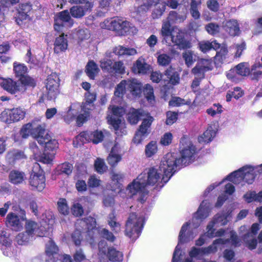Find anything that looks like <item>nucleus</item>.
Instances as JSON below:
<instances>
[{
	"label": "nucleus",
	"instance_id": "nucleus-51",
	"mask_svg": "<svg viewBox=\"0 0 262 262\" xmlns=\"http://www.w3.org/2000/svg\"><path fill=\"white\" fill-rule=\"evenodd\" d=\"M236 73L241 76H246L250 73L249 64L248 62H241L234 68Z\"/></svg>",
	"mask_w": 262,
	"mask_h": 262
},
{
	"label": "nucleus",
	"instance_id": "nucleus-36",
	"mask_svg": "<svg viewBox=\"0 0 262 262\" xmlns=\"http://www.w3.org/2000/svg\"><path fill=\"white\" fill-rule=\"evenodd\" d=\"M216 127L215 124L209 125L203 135L198 137L200 143H208L215 136Z\"/></svg>",
	"mask_w": 262,
	"mask_h": 262
},
{
	"label": "nucleus",
	"instance_id": "nucleus-22",
	"mask_svg": "<svg viewBox=\"0 0 262 262\" xmlns=\"http://www.w3.org/2000/svg\"><path fill=\"white\" fill-rule=\"evenodd\" d=\"M73 24L69 12L68 10H64L56 15L54 29L57 32H62L64 28L71 27Z\"/></svg>",
	"mask_w": 262,
	"mask_h": 262
},
{
	"label": "nucleus",
	"instance_id": "nucleus-25",
	"mask_svg": "<svg viewBox=\"0 0 262 262\" xmlns=\"http://www.w3.org/2000/svg\"><path fill=\"white\" fill-rule=\"evenodd\" d=\"M211 59H201L192 69L191 72L194 76L204 78L205 72L212 69Z\"/></svg>",
	"mask_w": 262,
	"mask_h": 262
},
{
	"label": "nucleus",
	"instance_id": "nucleus-40",
	"mask_svg": "<svg viewBox=\"0 0 262 262\" xmlns=\"http://www.w3.org/2000/svg\"><path fill=\"white\" fill-rule=\"evenodd\" d=\"M224 28L231 36L237 35L239 32V26L235 20L227 21L224 26Z\"/></svg>",
	"mask_w": 262,
	"mask_h": 262
},
{
	"label": "nucleus",
	"instance_id": "nucleus-4",
	"mask_svg": "<svg viewBox=\"0 0 262 262\" xmlns=\"http://www.w3.org/2000/svg\"><path fill=\"white\" fill-rule=\"evenodd\" d=\"M161 34L163 40L168 44L173 43L180 49L190 47V43L184 38V33L178 28H171L169 21H163L161 30Z\"/></svg>",
	"mask_w": 262,
	"mask_h": 262
},
{
	"label": "nucleus",
	"instance_id": "nucleus-57",
	"mask_svg": "<svg viewBox=\"0 0 262 262\" xmlns=\"http://www.w3.org/2000/svg\"><path fill=\"white\" fill-rule=\"evenodd\" d=\"M223 112V107L219 103L213 104L210 108L206 110L207 114L211 117L220 115Z\"/></svg>",
	"mask_w": 262,
	"mask_h": 262
},
{
	"label": "nucleus",
	"instance_id": "nucleus-41",
	"mask_svg": "<svg viewBox=\"0 0 262 262\" xmlns=\"http://www.w3.org/2000/svg\"><path fill=\"white\" fill-rule=\"evenodd\" d=\"M45 127V125L38 124L36 126H35L33 123H29L24 125L21 129L20 134L23 138H28L30 135H32L34 137L33 133L35 129L39 127Z\"/></svg>",
	"mask_w": 262,
	"mask_h": 262
},
{
	"label": "nucleus",
	"instance_id": "nucleus-2",
	"mask_svg": "<svg viewBox=\"0 0 262 262\" xmlns=\"http://www.w3.org/2000/svg\"><path fill=\"white\" fill-rule=\"evenodd\" d=\"M13 71L19 81L0 78V85L4 90L12 94H15L18 92H24L27 85L33 87L35 86V80L27 75L28 68L24 64L14 62Z\"/></svg>",
	"mask_w": 262,
	"mask_h": 262
},
{
	"label": "nucleus",
	"instance_id": "nucleus-47",
	"mask_svg": "<svg viewBox=\"0 0 262 262\" xmlns=\"http://www.w3.org/2000/svg\"><path fill=\"white\" fill-rule=\"evenodd\" d=\"M32 6L30 3L21 4L18 9L17 19H26L28 16V13L31 10Z\"/></svg>",
	"mask_w": 262,
	"mask_h": 262
},
{
	"label": "nucleus",
	"instance_id": "nucleus-63",
	"mask_svg": "<svg viewBox=\"0 0 262 262\" xmlns=\"http://www.w3.org/2000/svg\"><path fill=\"white\" fill-rule=\"evenodd\" d=\"M94 166L96 170L100 173H103L107 168L104 160L101 158H97L95 160Z\"/></svg>",
	"mask_w": 262,
	"mask_h": 262
},
{
	"label": "nucleus",
	"instance_id": "nucleus-62",
	"mask_svg": "<svg viewBox=\"0 0 262 262\" xmlns=\"http://www.w3.org/2000/svg\"><path fill=\"white\" fill-rule=\"evenodd\" d=\"M57 206L58 210L60 213L66 215L69 213V208L66 199H60L57 202Z\"/></svg>",
	"mask_w": 262,
	"mask_h": 262
},
{
	"label": "nucleus",
	"instance_id": "nucleus-53",
	"mask_svg": "<svg viewBox=\"0 0 262 262\" xmlns=\"http://www.w3.org/2000/svg\"><path fill=\"white\" fill-rule=\"evenodd\" d=\"M99 69L97 64L94 61H91L88 62L86 68V72L90 78L94 79Z\"/></svg>",
	"mask_w": 262,
	"mask_h": 262
},
{
	"label": "nucleus",
	"instance_id": "nucleus-31",
	"mask_svg": "<svg viewBox=\"0 0 262 262\" xmlns=\"http://www.w3.org/2000/svg\"><path fill=\"white\" fill-rule=\"evenodd\" d=\"M229 241V239H224V238H219L214 240L211 245L202 248L204 255H208L216 253L219 246L227 244Z\"/></svg>",
	"mask_w": 262,
	"mask_h": 262
},
{
	"label": "nucleus",
	"instance_id": "nucleus-49",
	"mask_svg": "<svg viewBox=\"0 0 262 262\" xmlns=\"http://www.w3.org/2000/svg\"><path fill=\"white\" fill-rule=\"evenodd\" d=\"M33 238L31 235L26 233L21 232L18 233L15 237V242L21 246H26L29 244L33 240Z\"/></svg>",
	"mask_w": 262,
	"mask_h": 262
},
{
	"label": "nucleus",
	"instance_id": "nucleus-39",
	"mask_svg": "<svg viewBox=\"0 0 262 262\" xmlns=\"http://www.w3.org/2000/svg\"><path fill=\"white\" fill-rule=\"evenodd\" d=\"M200 50L203 53L207 52L213 49L216 50L220 48V44L216 42V40L212 41L203 40L199 43Z\"/></svg>",
	"mask_w": 262,
	"mask_h": 262
},
{
	"label": "nucleus",
	"instance_id": "nucleus-10",
	"mask_svg": "<svg viewBox=\"0 0 262 262\" xmlns=\"http://www.w3.org/2000/svg\"><path fill=\"white\" fill-rule=\"evenodd\" d=\"M125 113V110L122 107L110 106L108 108L107 121L116 130V134L118 136L126 134V130L123 128L124 123H122L121 119V117Z\"/></svg>",
	"mask_w": 262,
	"mask_h": 262
},
{
	"label": "nucleus",
	"instance_id": "nucleus-50",
	"mask_svg": "<svg viewBox=\"0 0 262 262\" xmlns=\"http://www.w3.org/2000/svg\"><path fill=\"white\" fill-rule=\"evenodd\" d=\"M165 76L166 79H164L165 81H168L172 84H176L179 83L180 78L177 72H173L172 69L170 68L165 71Z\"/></svg>",
	"mask_w": 262,
	"mask_h": 262
},
{
	"label": "nucleus",
	"instance_id": "nucleus-64",
	"mask_svg": "<svg viewBox=\"0 0 262 262\" xmlns=\"http://www.w3.org/2000/svg\"><path fill=\"white\" fill-rule=\"evenodd\" d=\"M205 30L208 34L214 35L219 33L220 27L216 24L210 23L206 25Z\"/></svg>",
	"mask_w": 262,
	"mask_h": 262
},
{
	"label": "nucleus",
	"instance_id": "nucleus-45",
	"mask_svg": "<svg viewBox=\"0 0 262 262\" xmlns=\"http://www.w3.org/2000/svg\"><path fill=\"white\" fill-rule=\"evenodd\" d=\"M127 116L128 121L130 124H137L140 117L143 116L142 111L130 108L128 112Z\"/></svg>",
	"mask_w": 262,
	"mask_h": 262
},
{
	"label": "nucleus",
	"instance_id": "nucleus-23",
	"mask_svg": "<svg viewBox=\"0 0 262 262\" xmlns=\"http://www.w3.org/2000/svg\"><path fill=\"white\" fill-rule=\"evenodd\" d=\"M153 121V117L149 115H147L146 118L143 119L142 124L133 139L134 143L139 144L147 136L149 133V128Z\"/></svg>",
	"mask_w": 262,
	"mask_h": 262
},
{
	"label": "nucleus",
	"instance_id": "nucleus-38",
	"mask_svg": "<svg viewBox=\"0 0 262 262\" xmlns=\"http://www.w3.org/2000/svg\"><path fill=\"white\" fill-rule=\"evenodd\" d=\"M235 191V188L234 186L230 183L226 184L225 187V193L220 195L217 199V202L215 204V207H220L224 203L225 200L227 199L226 194L231 195Z\"/></svg>",
	"mask_w": 262,
	"mask_h": 262
},
{
	"label": "nucleus",
	"instance_id": "nucleus-15",
	"mask_svg": "<svg viewBox=\"0 0 262 262\" xmlns=\"http://www.w3.org/2000/svg\"><path fill=\"white\" fill-rule=\"evenodd\" d=\"M102 29H105L116 32L121 35L128 32L130 29L129 23L119 18L105 19L100 24Z\"/></svg>",
	"mask_w": 262,
	"mask_h": 262
},
{
	"label": "nucleus",
	"instance_id": "nucleus-29",
	"mask_svg": "<svg viewBox=\"0 0 262 262\" xmlns=\"http://www.w3.org/2000/svg\"><path fill=\"white\" fill-rule=\"evenodd\" d=\"M82 5H83L73 6L70 9V13L73 17L81 18L85 14L86 12L91 10L93 7L92 2H87Z\"/></svg>",
	"mask_w": 262,
	"mask_h": 262
},
{
	"label": "nucleus",
	"instance_id": "nucleus-37",
	"mask_svg": "<svg viewBox=\"0 0 262 262\" xmlns=\"http://www.w3.org/2000/svg\"><path fill=\"white\" fill-rule=\"evenodd\" d=\"M40 224L45 229V231L49 230L54 223V217L53 212L50 211H46L41 216Z\"/></svg>",
	"mask_w": 262,
	"mask_h": 262
},
{
	"label": "nucleus",
	"instance_id": "nucleus-52",
	"mask_svg": "<svg viewBox=\"0 0 262 262\" xmlns=\"http://www.w3.org/2000/svg\"><path fill=\"white\" fill-rule=\"evenodd\" d=\"M158 151V146L156 142L151 141L146 146L145 149V156L150 158L155 155Z\"/></svg>",
	"mask_w": 262,
	"mask_h": 262
},
{
	"label": "nucleus",
	"instance_id": "nucleus-11",
	"mask_svg": "<svg viewBox=\"0 0 262 262\" xmlns=\"http://www.w3.org/2000/svg\"><path fill=\"white\" fill-rule=\"evenodd\" d=\"M260 229L259 224L255 223L253 224L250 228L246 225L241 226L238 232L245 245L250 249H255L257 245V239L256 236Z\"/></svg>",
	"mask_w": 262,
	"mask_h": 262
},
{
	"label": "nucleus",
	"instance_id": "nucleus-32",
	"mask_svg": "<svg viewBox=\"0 0 262 262\" xmlns=\"http://www.w3.org/2000/svg\"><path fill=\"white\" fill-rule=\"evenodd\" d=\"M67 35L64 36L62 33L59 37L55 39L54 44V51L56 54H60L65 52L68 49V40Z\"/></svg>",
	"mask_w": 262,
	"mask_h": 262
},
{
	"label": "nucleus",
	"instance_id": "nucleus-9",
	"mask_svg": "<svg viewBox=\"0 0 262 262\" xmlns=\"http://www.w3.org/2000/svg\"><path fill=\"white\" fill-rule=\"evenodd\" d=\"M145 222L142 215H137L136 213L130 214L126 223L125 234L135 241L140 236Z\"/></svg>",
	"mask_w": 262,
	"mask_h": 262
},
{
	"label": "nucleus",
	"instance_id": "nucleus-42",
	"mask_svg": "<svg viewBox=\"0 0 262 262\" xmlns=\"http://www.w3.org/2000/svg\"><path fill=\"white\" fill-rule=\"evenodd\" d=\"M25 178L26 176L23 172L16 170L11 171L9 175L10 182L14 184L23 183Z\"/></svg>",
	"mask_w": 262,
	"mask_h": 262
},
{
	"label": "nucleus",
	"instance_id": "nucleus-44",
	"mask_svg": "<svg viewBox=\"0 0 262 262\" xmlns=\"http://www.w3.org/2000/svg\"><path fill=\"white\" fill-rule=\"evenodd\" d=\"M212 223H209L206 228V236L212 238L215 237H222L226 233V230L224 229H220L215 231Z\"/></svg>",
	"mask_w": 262,
	"mask_h": 262
},
{
	"label": "nucleus",
	"instance_id": "nucleus-17",
	"mask_svg": "<svg viewBox=\"0 0 262 262\" xmlns=\"http://www.w3.org/2000/svg\"><path fill=\"white\" fill-rule=\"evenodd\" d=\"M39 168V164L35 163L30 175L29 184L32 187V189H36L39 191H41L45 188L46 186L45 178L42 170L39 169L38 171H35V169H37Z\"/></svg>",
	"mask_w": 262,
	"mask_h": 262
},
{
	"label": "nucleus",
	"instance_id": "nucleus-16",
	"mask_svg": "<svg viewBox=\"0 0 262 262\" xmlns=\"http://www.w3.org/2000/svg\"><path fill=\"white\" fill-rule=\"evenodd\" d=\"M103 137L104 136L101 131L83 132L76 137L74 141V144L77 142V144L80 145L86 142H92L94 144H98L102 141Z\"/></svg>",
	"mask_w": 262,
	"mask_h": 262
},
{
	"label": "nucleus",
	"instance_id": "nucleus-19",
	"mask_svg": "<svg viewBox=\"0 0 262 262\" xmlns=\"http://www.w3.org/2000/svg\"><path fill=\"white\" fill-rule=\"evenodd\" d=\"M196 153L195 147L189 141L183 145L181 150V156H179V160L183 166H186L192 162L195 159Z\"/></svg>",
	"mask_w": 262,
	"mask_h": 262
},
{
	"label": "nucleus",
	"instance_id": "nucleus-56",
	"mask_svg": "<svg viewBox=\"0 0 262 262\" xmlns=\"http://www.w3.org/2000/svg\"><path fill=\"white\" fill-rule=\"evenodd\" d=\"M186 18V14H178L176 11H171L169 12L167 21L181 23L184 21Z\"/></svg>",
	"mask_w": 262,
	"mask_h": 262
},
{
	"label": "nucleus",
	"instance_id": "nucleus-30",
	"mask_svg": "<svg viewBox=\"0 0 262 262\" xmlns=\"http://www.w3.org/2000/svg\"><path fill=\"white\" fill-rule=\"evenodd\" d=\"M151 69V66L147 64L144 58L139 57L134 64L132 68L133 72L135 74H145Z\"/></svg>",
	"mask_w": 262,
	"mask_h": 262
},
{
	"label": "nucleus",
	"instance_id": "nucleus-61",
	"mask_svg": "<svg viewBox=\"0 0 262 262\" xmlns=\"http://www.w3.org/2000/svg\"><path fill=\"white\" fill-rule=\"evenodd\" d=\"M121 154H115L114 153L110 152L107 158V161L111 166L114 167L118 164L121 160Z\"/></svg>",
	"mask_w": 262,
	"mask_h": 262
},
{
	"label": "nucleus",
	"instance_id": "nucleus-12",
	"mask_svg": "<svg viewBox=\"0 0 262 262\" xmlns=\"http://www.w3.org/2000/svg\"><path fill=\"white\" fill-rule=\"evenodd\" d=\"M98 256L100 262H107L108 259L112 261H121L123 259L122 253L113 247L107 248L104 240H101L98 244Z\"/></svg>",
	"mask_w": 262,
	"mask_h": 262
},
{
	"label": "nucleus",
	"instance_id": "nucleus-58",
	"mask_svg": "<svg viewBox=\"0 0 262 262\" xmlns=\"http://www.w3.org/2000/svg\"><path fill=\"white\" fill-rule=\"evenodd\" d=\"M143 93L147 101L150 103L152 104L155 101V96L152 87L150 84H146L144 88Z\"/></svg>",
	"mask_w": 262,
	"mask_h": 262
},
{
	"label": "nucleus",
	"instance_id": "nucleus-14",
	"mask_svg": "<svg viewBox=\"0 0 262 262\" xmlns=\"http://www.w3.org/2000/svg\"><path fill=\"white\" fill-rule=\"evenodd\" d=\"M142 177V180L145 182L146 186L156 185L162 187L167 182L164 180V174L160 171V169L154 167L146 169L140 174Z\"/></svg>",
	"mask_w": 262,
	"mask_h": 262
},
{
	"label": "nucleus",
	"instance_id": "nucleus-60",
	"mask_svg": "<svg viewBox=\"0 0 262 262\" xmlns=\"http://www.w3.org/2000/svg\"><path fill=\"white\" fill-rule=\"evenodd\" d=\"M160 0H146L143 5L138 8V12L141 13L147 11L151 6H155L160 2Z\"/></svg>",
	"mask_w": 262,
	"mask_h": 262
},
{
	"label": "nucleus",
	"instance_id": "nucleus-7",
	"mask_svg": "<svg viewBox=\"0 0 262 262\" xmlns=\"http://www.w3.org/2000/svg\"><path fill=\"white\" fill-rule=\"evenodd\" d=\"M257 173H260L258 166L246 165L228 176L226 179L238 184L245 181L249 184H252Z\"/></svg>",
	"mask_w": 262,
	"mask_h": 262
},
{
	"label": "nucleus",
	"instance_id": "nucleus-8",
	"mask_svg": "<svg viewBox=\"0 0 262 262\" xmlns=\"http://www.w3.org/2000/svg\"><path fill=\"white\" fill-rule=\"evenodd\" d=\"M142 176L140 174L127 186L125 192L120 190L119 194L122 197L132 198L138 195V200L141 202L145 201V197L147 194L145 182L142 180Z\"/></svg>",
	"mask_w": 262,
	"mask_h": 262
},
{
	"label": "nucleus",
	"instance_id": "nucleus-43",
	"mask_svg": "<svg viewBox=\"0 0 262 262\" xmlns=\"http://www.w3.org/2000/svg\"><path fill=\"white\" fill-rule=\"evenodd\" d=\"M136 49L133 48H126L123 46H118L113 49V53L116 55L133 56L137 54Z\"/></svg>",
	"mask_w": 262,
	"mask_h": 262
},
{
	"label": "nucleus",
	"instance_id": "nucleus-1",
	"mask_svg": "<svg viewBox=\"0 0 262 262\" xmlns=\"http://www.w3.org/2000/svg\"><path fill=\"white\" fill-rule=\"evenodd\" d=\"M95 219L88 216L82 220H77L76 223V229L72 234L71 238L76 246L80 245L82 239V233H86V239L91 246H96L99 236L106 239L110 242H114L115 237L108 230L103 228L98 229L96 227Z\"/></svg>",
	"mask_w": 262,
	"mask_h": 262
},
{
	"label": "nucleus",
	"instance_id": "nucleus-35",
	"mask_svg": "<svg viewBox=\"0 0 262 262\" xmlns=\"http://www.w3.org/2000/svg\"><path fill=\"white\" fill-rule=\"evenodd\" d=\"M79 107L78 104H71L68 107L67 111L63 115L64 121L69 124L73 121L79 113Z\"/></svg>",
	"mask_w": 262,
	"mask_h": 262
},
{
	"label": "nucleus",
	"instance_id": "nucleus-13",
	"mask_svg": "<svg viewBox=\"0 0 262 262\" xmlns=\"http://www.w3.org/2000/svg\"><path fill=\"white\" fill-rule=\"evenodd\" d=\"M141 84L136 79L122 80L116 88L114 96L121 98L126 91H128L134 96H138L141 93Z\"/></svg>",
	"mask_w": 262,
	"mask_h": 262
},
{
	"label": "nucleus",
	"instance_id": "nucleus-18",
	"mask_svg": "<svg viewBox=\"0 0 262 262\" xmlns=\"http://www.w3.org/2000/svg\"><path fill=\"white\" fill-rule=\"evenodd\" d=\"M211 212V207L207 201H203L201 204L198 211L193 214L192 219V226L194 229L197 228L201 223L207 218Z\"/></svg>",
	"mask_w": 262,
	"mask_h": 262
},
{
	"label": "nucleus",
	"instance_id": "nucleus-54",
	"mask_svg": "<svg viewBox=\"0 0 262 262\" xmlns=\"http://www.w3.org/2000/svg\"><path fill=\"white\" fill-rule=\"evenodd\" d=\"M183 58L188 67H190L195 61L196 55L190 50L185 51L183 53Z\"/></svg>",
	"mask_w": 262,
	"mask_h": 262
},
{
	"label": "nucleus",
	"instance_id": "nucleus-46",
	"mask_svg": "<svg viewBox=\"0 0 262 262\" xmlns=\"http://www.w3.org/2000/svg\"><path fill=\"white\" fill-rule=\"evenodd\" d=\"M111 52H107L106 53V57L104 58L100 61V67L103 71L112 73L113 62L112 60L108 59L107 57H112Z\"/></svg>",
	"mask_w": 262,
	"mask_h": 262
},
{
	"label": "nucleus",
	"instance_id": "nucleus-34",
	"mask_svg": "<svg viewBox=\"0 0 262 262\" xmlns=\"http://www.w3.org/2000/svg\"><path fill=\"white\" fill-rule=\"evenodd\" d=\"M231 218V211L226 213L216 214L209 223H212L213 226H224L226 225Z\"/></svg>",
	"mask_w": 262,
	"mask_h": 262
},
{
	"label": "nucleus",
	"instance_id": "nucleus-55",
	"mask_svg": "<svg viewBox=\"0 0 262 262\" xmlns=\"http://www.w3.org/2000/svg\"><path fill=\"white\" fill-rule=\"evenodd\" d=\"M86 101L83 105V109H88L91 110L93 108V102L95 100L96 95L93 93H90L87 92L85 94Z\"/></svg>",
	"mask_w": 262,
	"mask_h": 262
},
{
	"label": "nucleus",
	"instance_id": "nucleus-28",
	"mask_svg": "<svg viewBox=\"0 0 262 262\" xmlns=\"http://www.w3.org/2000/svg\"><path fill=\"white\" fill-rule=\"evenodd\" d=\"M58 251V247L51 239H50L46 246V253L49 261L57 262L55 259H58L59 256H61Z\"/></svg>",
	"mask_w": 262,
	"mask_h": 262
},
{
	"label": "nucleus",
	"instance_id": "nucleus-3",
	"mask_svg": "<svg viewBox=\"0 0 262 262\" xmlns=\"http://www.w3.org/2000/svg\"><path fill=\"white\" fill-rule=\"evenodd\" d=\"M33 135L38 143L44 147L43 153L36 156V160L44 164H51L58 147L57 141L46 132L45 127H38L34 130Z\"/></svg>",
	"mask_w": 262,
	"mask_h": 262
},
{
	"label": "nucleus",
	"instance_id": "nucleus-20",
	"mask_svg": "<svg viewBox=\"0 0 262 262\" xmlns=\"http://www.w3.org/2000/svg\"><path fill=\"white\" fill-rule=\"evenodd\" d=\"M25 114L24 110L19 107L6 109L2 112L0 118L2 121L11 123L23 119Z\"/></svg>",
	"mask_w": 262,
	"mask_h": 262
},
{
	"label": "nucleus",
	"instance_id": "nucleus-24",
	"mask_svg": "<svg viewBox=\"0 0 262 262\" xmlns=\"http://www.w3.org/2000/svg\"><path fill=\"white\" fill-rule=\"evenodd\" d=\"M0 245L1 249L4 255L12 257L15 256L16 251L12 245V242L4 230H0Z\"/></svg>",
	"mask_w": 262,
	"mask_h": 262
},
{
	"label": "nucleus",
	"instance_id": "nucleus-21",
	"mask_svg": "<svg viewBox=\"0 0 262 262\" xmlns=\"http://www.w3.org/2000/svg\"><path fill=\"white\" fill-rule=\"evenodd\" d=\"M59 78L56 73L48 76L46 82V95L49 99H55L59 93Z\"/></svg>",
	"mask_w": 262,
	"mask_h": 262
},
{
	"label": "nucleus",
	"instance_id": "nucleus-26",
	"mask_svg": "<svg viewBox=\"0 0 262 262\" xmlns=\"http://www.w3.org/2000/svg\"><path fill=\"white\" fill-rule=\"evenodd\" d=\"M25 232L29 235H31L34 239L35 236H44L46 235V231L43 227L39 225L36 222L32 221H28L25 225Z\"/></svg>",
	"mask_w": 262,
	"mask_h": 262
},
{
	"label": "nucleus",
	"instance_id": "nucleus-6",
	"mask_svg": "<svg viewBox=\"0 0 262 262\" xmlns=\"http://www.w3.org/2000/svg\"><path fill=\"white\" fill-rule=\"evenodd\" d=\"M182 166L177 153H168L162 159L159 168L164 174V182H167L172 176Z\"/></svg>",
	"mask_w": 262,
	"mask_h": 262
},
{
	"label": "nucleus",
	"instance_id": "nucleus-59",
	"mask_svg": "<svg viewBox=\"0 0 262 262\" xmlns=\"http://www.w3.org/2000/svg\"><path fill=\"white\" fill-rule=\"evenodd\" d=\"M108 223L112 229L116 232L120 230V224L117 222V219L114 213H111L108 217Z\"/></svg>",
	"mask_w": 262,
	"mask_h": 262
},
{
	"label": "nucleus",
	"instance_id": "nucleus-48",
	"mask_svg": "<svg viewBox=\"0 0 262 262\" xmlns=\"http://www.w3.org/2000/svg\"><path fill=\"white\" fill-rule=\"evenodd\" d=\"M201 3L200 1H196L195 0H191L190 4V13L191 16L194 19H198L200 18L201 14L199 10L201 8Z\"/></svg>",
	"mask_w": 262,
	"mask_h": 262
},
{
	"label": "nucleus",
	"instance_id": "nucleus-33",
	"mask_svg": "<svg viewBox=\"0 0 262 262\" xmlns=\"http://www.w3.org/2000/svg\"><path fill=\"white\" fill-rule=\"evenodd\" d=\"M6 224L12 230H19L23 228V224L19 217L14 213H9L6 219Z\"/></svg>",
	"mask_w": 262,
	"mask_h": 262
},
{
	"label": "nucleus",
	"instance_id": "nucleus-5",
	"mask_svg": "<svg viewBox=\"0 0 262 262\" xmlns=\"http://www.w3.org/2000/svg\"><path fill=\"white\" fill-rule=\"evenodd\" d=\"M190 223H184L181 227L179 237L178 244L174 251L172 262H181L184 258V252L181 250V245L192 241L197 235L198 232L193 229H189Z\"/></svg>",
	"mask_w": 262,
	"mask_h": 262
},
{
	"label": "nucleus",
	"instance_id": "nucleus-27",
	"mask_svg": "<svg viewBox=\"0 0 262 262\" xmlns=\"http://www.w3.org/2000/svg\"><path fill=\"white\" fill-rule=\"evenodd\" d=\"M124 174L120 172L113 171L111 173V182L106 185V188L113 191L121 190L122 187V182L124 178Z\"/></svg>",
	"mask_w": 262,
	"mask_h": 262
}]
</instances>
